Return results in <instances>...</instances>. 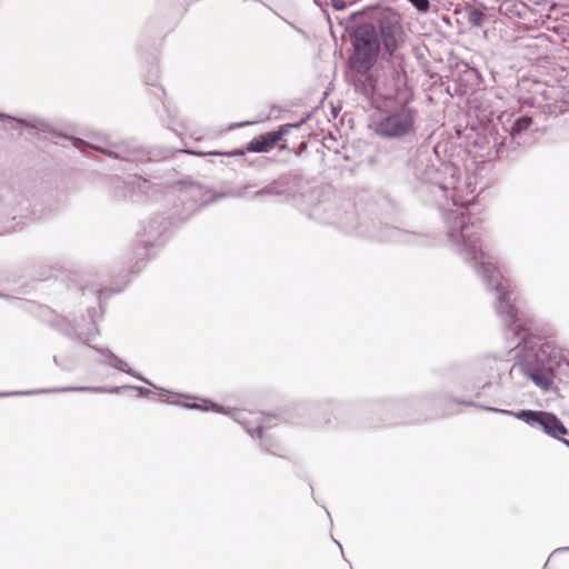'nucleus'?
Returning a JSON list of instances; mask_svg holds the SVG:
<instances>
[{"label":"nucleus","instance_id":"13","mask_svg":"<svg viewBox=\"0 0 569 569\" xmlns=\"http://www.w3.org/2000/svg\"><path fill=\"white\" fill-rule=\"evenodd\" d=\"M290 181L288 178H279L271 183L254 191L250 199L256 200L261 197H279L284 201H289L293 198V193L289 189Z\"/></svg>","mask_w":569,"mask_h":569},{"label":"nucleus","instance_id":"11","mask_svg":"<svg viewBox=\"0 0 569 569\" xmlns=\"http://www.w3.org/2000/svg\"><path fill=\"white\" fill-rule=\"evenodd\" d=\"M169 222L167 219H153L144 228L143 232L140 233V241L144 249L149 247H156L163 243L166 240V231Z\"/></svg>","mask_w":569,"mask_h":569},{"label":"nucleus","instance_id":"26","mask_svg":"<svg viewBox=\"0 0 569 569\" xmlns=\"http://www.w3.org/2000/svg\"><path fill=\"white\" fill-rule=\"evenodd\" d=\"M457 386L460 388V389H463V390H473L475 388H469L467 386V383L463 381V380H459L457 381Z\"/></svg>","mask_w":569,"mask_h":569},{"label":"nucleus","instance_id":"30","mask_svg":"<svg viewBox=\"0 0 569 569\" xmlns=\"http://www.w3.org/2000/svg\"><path fill=\"white\" fill-rule=\"evenodd\" d=\"M19 206L23 207L24 210L29 209V204L28 206H23L22 202H19Z\"/></svg>","mask_w":569,"mask_h":569},{"label":"nucleus","instance_id":"1","mask_svg":"<svg viewBox=\"0 0 569 569\" xmlns=\"http://www.w3.org/2000/svg\"><path fill=\"white\" fill-rule=\"evenodd\" d=\"M413 174L419 184L418 196L428 203H435L447 228V237L452 249L482 280L499 287L500 270L493 256L483 251L475 223L462 211L477 198L476 186L470 177L463 181L459 170L449 163L440 167L432 162V152L428 147H420L411 160Z\"/></svg>","mask_w":569,"mask_h":569},{"label":"nucleus","instance_id":"18","mask_svg":"<svg viewBox=\"0 0 569 569\" xmlns=\"http://www.w3.org/2000/svg\"><path fill=\"white\" fill-rule=\"evenodd\" d=\"M515 138V136L508 134L501 141L495 142L493 146L497 150L498 157H508L510 151H516L520 147V143L516 141Z\"/></svg>","mask_w":569,"mask_h":569},{"label":"nucleus","instance_id":"29","mask_svg":"<svg viewBox=\"0 0 569 569\" xmlns=\"http://www.w3.org/2000/svg\"><path fill=\"white\" fill-rule=\"evenodd\" d=\"M79 143H82V141H81L80 139H76L73 144H74L76 147H78V146H79Z\"/></svg>","mask_w":569,"mask_h":569},{"label":"nucleus","instance_id":"27","mask_svg":"<svg viewBox=\"0 0 569 569\" xmlns=\"http://www.w3.org/2000/svg\"><path fill=\"white\" fill-rule=\"evenodd\" d=\"M53 361H54V363H56L58 367H60V368H62V369H68V368H67V367H66V366L60 361L59 357L54 356V357H53Z\"/></svg>","mask_w":569,"mask_h":569},{"label":"nucleus","instance_id":"20","mask_svg":"<svg viewBox=\"0 0 569 569\" xmlns=\"http://www.w3.org/2000/svg\"><path fill=\"white\" fill-rule=\"evenodd\" d=\"M419 13L426 14L430 10L429 0H407Z\"/></svg>","mask_w":569,"mask_h":569},{"label":"nucleus","instance_id":"2","mask_svg":"<svg viewBox=\"0 0 569 569\" xmlns=\"http://www.w3.org/2000/svg\"><path fill=\"white\" fill-rule=\"evenodd\" d=\"M487 290L496 293L495 308L497 315L505 323V337L515 345L516 363L509 368V375L518 369L533 381L543 391L551 389L553 379L558 376L566 359L561 353V347L557 335L545 337H530L521 326L517 316V309L511 303V292L508 290L507 280L500 273L499 287L493 283H483Z\"/></svg>","mask_w":569,"mask_h":569},{"label":"nucleus","instance_id":"22","mask_svg":"<svg viewBox=\"0 0 569 569\" xmlns=\"http://www.w3.org/2000/svg\"><path fill=\"white\" fill-rule=\"evenodd\" d=\"M308 118H309V117L307 116V117L302 118V119H301L300 121H298V122H295V123H286V124H283V126H281V127H282V129H286V134H287V133H289V131H290L291 129L300 128V127H301V126H302V124L308 120Z\"/></svg>","mask_w":569,"mask_h":569},{"label":"nucleus","instance_id":"15","mask_svg":"<svg viewBox=\"0 0 569 569\" xmlns=\"http://www.w3.org/2000/svg\"><path fill=\"white\" fill-rule=\"evenodd\" d=\"M89 347L92 348L93 350L100 352V353H107L110 357L111 360H101L100 363L109 366V367H111V368H113L116 370H119L121 372H124L127 375H130V376L134 377L136 379H138V380H140V381H142V382H144L147 385H151V382L148 379L141 377L138 372L133 371L128 366V363L124 360H122L121 358L117 357L109 349L103 350V349H99V348L93 347V346H89Z\"/></svg>","mask_w":569,"mask_h":569},{"label":"nucleus","instance_id":"4","mask_svg":"<svg viewBox=\"0 0 569 569\" xmlns=\"http://www.w3.org/2000/svg\"><path fill=\"white\" fill-rule=\"evenodd\" d=\"M181 406L188 409L213 410L219 413L231 416L233 420L240 423L252 438H259L261 440V446L266 451L271 455H281V447L278 441L270 435L263 432V430L271 427V421L276 420V417L272 415L250 412L241 409H230L213 402H210V406H202L194 402H184L181 403Z\"/></svg>","mask_w":569,"mask_h":569},{"label":"nucleus","instance_id":"19","mask_svg":"<svg viewBox=\"0 0 569 569\" xmlns=\"http://www.w3.org/2000/svg\"><path fill=\"white\" fill-rule=\"evenodd\" d=\"M487 16L477 8H470L467 11V21L471 28H481Z\"/></svg>","mask_w":569,"mask_h":569},{"label":"nucleus","instance_id":"17","mask_svg":"<svg viewBox=\"0 0 569 569\" xmlns=\"http://www.w3.org/2000/svg\"><path fill=\"white\" fill-rule=\"evenodd\" d=\"M532 124V118L529 116H520L516 118L509 127H506V131L510 136H520L522 132L527 131Z\"/></svg>","mask_w":569,"mask_h":569},{"label":"nucleus","instance_id":"34","mask_svg":"<svg viewBox=\"0 0 569 569\" xmlns=\"http://www.w3.org/2000/svg\"><path fill=\"white\" fill-rule=\"evenodd\" d=\"M501 367H506V368H507V367H508V365H507V363H505V362H501Z\"/></svg>","mask_w":569,"mask_h":569},{"label":"nucleus","instance_id":"16","mask_svg":"<svg viewBox=\"0 0 569 569\" xmlns=\"http://www.w3.org/2000/svg\"><path fill=\"white\" fill-rule=\"evenodd\" d=\"M4 120L16 121L17 123L23 126L26 129H29L31 134H36L38 132H50L51 131L50 123L42 119H39V118H32L30 120H26L22 118H17V117H12L7 113L0 112V121H4Z\"/></svg>","mask_w":569,"mask_h":569},{"label":"nucleus","instance_id":"5","mask_svg":"<svg viewBox=\"0 0 569 569\" xmlns=\"http://www.w3.org/2000/svg\"><path fill=\"white\" fill-rule=\"evenodd\" d=\"M355 16L373 27L386 52L393 56L405 42L401 16L391 8L369 7Z\"/></svg>","mask_w":569,"mask_h":569},{"label":"nucleus","instance_id":"10","mask_svg":"<svg viewBox=\"0 0 569 569\" xmlns=\"http://www.w3.org/2000/svg\"><path fill=\"white\" fill-rule=\"evenodd\" d=\"M271 148H272V146L270 144L268 137L266 136V133H263V134L259 136L258 138L252 139L247 144L246 148L234 149V150L226 151V152H222V151H209V152L187 151V152L190 154L200 156V157L219 156V157H240V158H242L246 154V152H257V153L268 152Z\"/></svg>","mask_w":569,"mask_h":569},{"label":"nucleus","instance_id":"33","mask_svg":"<svg viewBox=\"0 0 569 569\" xmlns=\"http://www.w3.org/2000/svg\"><path fill=\"white\" fill-rule=\"evenodd\" d=\"M148 83H149L150 86H154V84H156V82H154V81H149V80H148Z\"/></svg>","mask_w":569,"mask_h":569},{"label":"nucleus","instance_id":"3","mask_svg":"<svg viewBox=\"0 0 569 569\" xmlns=\"http://www.w3.org/2000/svg\"><path fill=\"white\" fill-rule=\"evenodd\" d=\"M449 401L459 403V405H466L470 407H479L476 402L465 400L462 398H455L447 391H439V392H430L425 395L421 398V405L422 406H435L439 409L442 408L446 403ZM482 408V406H480ZM483 409L495 412H501L505 415L515 416L518 420H521L526 422L527 425L535 427H540L546 435H548L551 438H555L559 441H561L563 445L569 447V440L561 438V436L569 435V430L565 427L562 421L551 412L547 411H536V410H529L523 409L519 412L513 413L512 411L505 410V409H497L493 407H483Z\"/></svg>","mask_w":569,"mask_h":569},{"label":"nucleus","instance_id":"32","mask_svg":"<svg viewBox=\"0 0 569 569\" xmlns=\"http://www.w3.org/2000/svg\"><path fill=\"white\" fill-rule=\"evenodd\" d=\"M565 367H566L567 369H569V360H566V361H565Z\"/></svg>","mask_w":569,"mask_h":569},{"label":"nucleus","instance_id":"7","mask_svg":"<svg viewBox=\"0 0 569 569\" xmlns=\"http://www.w3.org/2000/svg\"><path fill=\"white\" fill-rule=\"evenodd\" d=\"M100 318L94 308H89L87 316H81L80 319L57 316L51 325L63 336L86 345V340H92L99 333Z\"/></svg>","mask_w":569,"mask_h":569},{"label":"nucleus","instance_id":"24","mask_svg":"<svg viewBox=\"0 0 569 569\" xmlns=\"http://www.w3.org/2000/svg\"><path fill=\"white\" fill-rule=\"evenodd\" d=\"M331 6L333 9L340 11L346 8V2L343 0H331Z\"/></svg>","mask_w":569,"mask_h":569},{"label":"nucleus","instance_id":"31","mask_svg":"<svg viewBox=\"0 0 569 569\" xmlns=\"http://www.w3.org/2000/svg\"><path fill=\"white\" fill-rule=\"evenodd\" d=\"M442 20L446 22V23H449V18L448 17H443Z\"/></svg>","mask_w":569,"mask_h":569},{"label":"nucleus","instance_id":"9","mask_svg":"<svg viewBox=\"0 0 569 569\" xmlns=\"http://www.w3.org/2000/svg\"><path fill=\"white\" fill-rule=\"evenodd\" d=\"M98 150L110 157L128 162H143L150 159L149 152L141 148L136 141L121 142L114 146L112 150Z\"/></svg>","mask_w":569,"mask_h":569},{"label":"nucleus","instance_id":"21","mask_svg":"<svg viewBox=\"0 0 569 569\" xmlns=\"http://www.w3.org/2000/svg\"><path fill=\"white\" fill-rule=\"evenodd\" d=\"M266 136L268 137L270 144L273 147L283 138V136H286V129L280 127L278 130L267 132Z\"/></svg>","mask_w":569,"mask_h":569},{"label":"nucleus","instance_id":"6","mask_svg":"<svg viewBox=\"0 0 569 569\" xmlns=\"http://www.w3.org/2000/svg\"><path fill=\"white\" fill-rule=\"evenodd\" d=\"M351 36L353 38V54L350 58V67L357 73L366 74L378 58L381 42L373 27L367 24L363 19Z\"/></svg>","mask_w":569,"mask_h":569},{"label":"nucleus","instance_id":"28","mask_svg":"<svg viewBox=\"0 0 569 569\" xmlns=\"http://www.w3.org/2000/svg\"><path fill=\"white\" fill-rule=\"evenodd\" d=\"M569 551V547L558 548L553 552Z\"/></svg>","mask_w":569,"mask_h":569},{"label":"nucleus","instance_id":"25","mask_svg":"<svg viewBox=\"0 0 569 569\" xmlns=\"http://www.w3.org/2000/svg\"><path fill=\"white\" fill-rule=\"evenodd\" d=\"M131 388L137 390L140 396H144V397L149 396L151 392L149 389L143 388V387H131Z\"/></svg>","mask_w":569,"mask_h":569},{"label":"nucleus","instance_id":"14","mask_svg":"<svg viewBox=\"0 0 569 569\" xmlns=\"http://www.w3.org/2000/svg\"><path fill=\"white\" fill-rule=\"evenodd\" d=\"M103 387H60L49 389H38L28 391H8L0 392V397H11L20 395H38V393H54V392H103Z\"/></svg>","mask_w":569,"mask_h":569},{"label":"nucleus","instance_id":"8","mask_svg":"<svg viewBox=\"0 0 569 569\" xmlns=\"http://www.w3.org/2000/svg\"><path fill=\"white\" fill-rule=\"evenodd\" d=\"M416 112L407 106L390 112L377 124V134L386 138H399L413 132Z\"/></svg>","mask_w":569,"mask_h":569},{"label":"nucleus","instance_id":"23","mask_svg":"<svg viewBox=\"0 0 569 569\" xmlns=\"http://www.w3.org/2000/svg\"><path fill=\"white\" fill-rule=\"evenodd\" d=\"M253 184L251 183H247L246 186H243L242 188H240L233 196L237 197V198H244L246 197V192L249 188H252Z\"/></svg>","mask_w":569,"mask_h":569},{"label":"nucleus","instance_id":"12","mask_svg":"<svg viewBox=\"0 0 569 569\" xmlns=\"http://www.w3.org/2000/svg\"><path fill=\"white\" fill-rule=\"evenodd\" d=\"M378 239L381 241H395L406 244H428L426 237L422 234L389 226L381 229V233L378 236Z\"/></svg>","mask_w":569,"mask_h":569}]
</instances>
